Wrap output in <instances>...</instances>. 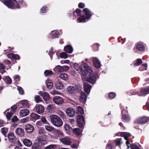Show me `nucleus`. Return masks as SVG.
I'll list each match as a JSON object with an SVG mask.
<instances>
[{
	"instance_id": "obj_58",
	"label": "nucleus",
	"mask_w": 149,
	"mask_h": 149,
	"mask_svg": "<svg viewBox=\"0 0 149 149\" xmlns=\"http://www.w3.org/2000/svg\"><path fill=\"white\" fill-rule=\"evenodd\" d=\"M53 54V49L52 47H51L50 49L48 54L49 55L50 57L52 58V55Z\"/></svg>"
},
{
	"instance_id": "obj_48",
	"label": "nucleus",
	"mask_w": 149,
	"mask_h": 149,
	"mask_svg": "<svg viewBox=\"0 0 149 149\" xmlns=\"http://www.w3.org/2000/svg\"><path fill=\"white\" fill-rule=\"evenodd\" d=\"M99 45L97 43L94 44L93 46V49L94 51H97L98 50Z\"/></svg>"
},
{
	"instance_id": "obj_2",
	"label": "nucleus",
	"mask_w": 149,
	"mask_h": 149,
	"mask_svg": "<svg viewBox=\"0 0 149 149\" xmlns=\"http://www.w3.org/2000/svg\"><path fill=\"white\" fill-rule=\"evenodd\" d=\"M83 15L79 17L77 21L79 22H85L88 21L92 15V13L90 10L85 8L83 10Z\"/></svg>"
},
{
	"instance_id": "obj_61",
	"label": "nucleus",
	"mask_w": 149,
	"mask_h": 149,
	"mask_svg": "<svg viewBox=\"0 0 149 149\" xmlns=\"http://www.w3.org/2000/svg\"><path fill=\"white\" fill-rule=\"evenodd\" d=\"M63 72L68 70L69 69V67L68 66H62Z\"/></svg>"
},
{
	"instance_id": "obj_37",
	"label": "nucleus",
	"mask_w": 149,
	"mask_h": 149,
	"mask_svg": "<svg viewBox=\"0 0 149 149\" xmlns=\"http://www.w3.org/2000/svg\"><path fill=\"white\" fill-rule=\"evenodd\" d=\"M8 130V128L7 127H3L1 129V132L2 134L5 136Z\"/></svg>"
},
{
	"instance_id": "obj_63",
	"label": "nucleus",
	"mask_w": 149,
	"mask_h": 149,
	"mask_svg": "<svg viewBox=\"0 0 149 149\" xmlns=\"http://www.w3.org/2000/svg\"><path fill=\"white\" fill-rule=\"evenodd\" d=\"M14 79L16 81H18L20 80V77L18 75H15L14 76Z\"/></svg>"
},
{
	"instance_id": "obj_8",
	"label": "nucleus",
	"mask_w": 149,
	"mask_h": 149,
	"mask_svg": "<svg viewBox=\"0 0 149 149\" xmlns=\"http://www.w3.org/2000/svg\"><path fill=\"white\" fill-rule=\"evenodd\" d=\"M148 119L147 117H143L137 119L134 123L136 124H143L147 123Z\"/></svg>"
},
{
	"instance_id": "obj_53",
	"label": "nucleus",
	"mask_w": 149,
	"mask_h": 149,
	"mask_svg": "<svg viewBox=\"0 0 149 149\" xmlns=\"http://www.w3.org/2000/svg\"><path fill=\"white\" fill-rule=\"evenodd\" d=\"M116 96V94L114 92H111L109 94V97L110 99H113Z\"/></svg>"
},
{
	"instance_id": "obj_30",
	"label": "nucleus",
	"mask_w": 149,
	"mask_h": 149,
	"mask_svg": "<svg viewBox=\"0 0 149 149\" xmlns=\"http://www.w3.org/2000/svg\"><path fill=\"white\" fill-rule=\"evenodd\" d=\"M59 77L62 79L66 81L68 79V76L67 74L61 73L59 75Z\"/></svg>"
},
{
	"instance_id": "obj_43",
	"label": "nucleus",
	"mask_w": 149,
	"mask_h": 149,
	"mask_svg": "<svg viewBox=\"0 0 149 149\" xmlns=\"http://www.w3.org/2000/svg\"><path fill=\"white\" fill-rule=\"evenodd\" d=\"M58 115L62 118H64L65 117V113L62 111L59 110L58 111Z\"/></svg>"
},
{
	"instance_id": "obj_7",
	"label": "nucleus",
	"mask_w": 149,
	"mask_h": 149,
	"mask_svg": "<svg viewBox=\"0 0 149 149\" xmlns=\"http://www.w3.org/2000/svg\"><path fill=\"white\" fill-rule=\"evenodd\" d=\"M86 77V76H84V77ZM83 80H86L88 81L90 83L93 84H94L96 81V79L95 77L92 74H90L89 75V78L86 79V77L85 78H84L82 79Z\"/></svg>"
},
{
	"instance_id": "obj_35",
	"label": "nucleus",
	"mask_w": 149,
	"mask_h": 149,
	"mask_svg": "<svg viewBox=\"0 0 149 149\" xmlns=\"http://www.w3.org/2000/svg\"><path fill=\"white\" fill-rule=\"evenodd\" d=\"M5 81L8 84H10L12 83V79L9 77L6 76L4 78Z\"/></svg>"
},
{
	"instance_id": "obj_11",
	"label": "nucleus",
	"mask_w": 149,
	"mask_h": 149,
	"mask_svg": "<svg viewBox=\"0 0 149 149\" xmlns=\"http://www.w3.org/2000/svg\"><path fill=\"white\" fill-rule=\"evenodd\" d=\"M38 94L43 97L44 100L47 101L49 100L50 97L49 94L46 92L40 91Z\"/></svg>"
},
{
	"instance_id": "obj_5",
	"label": "nucleus",
	"mask_w": 149,
	"mask_h": 149,
	"mask_svg": "<svg viewBox=\"0 0 149 149\" xmlns=\"http://www.w3.org/2000/svg\"><path fill=\"white\" fill-rule=\"evenodd\" d=\"M79 90V87L76 85L69 86L67 87V91L71 94L76 92Z\"/></svg>"
},
{
	"instance_id": "obj_12",
	"label": "nucleus",
	"mask_w": 149,
	"mask_h": 149,
	"mask_svg": "<svg viewBox=\"0 0 149 149\" xmlns=\"http://www.w3.org/2000/svg\"><path fill=\"white\" fill-rule=\"evenodd\" d=\"M121 135L122 136L124 137V139L125 140H127L126 141V145L127 147V149H129V145L130 144V143L127 140V137L129 136L130 135V134L128 132H123L121 133Z\"/></svg>"
},
{
	"instance_id": "obj_21",
	"label": "nucleus",
	"mask_w": 149,
	"mask_h": 149,
	"mask_svg": "<svg viewBox=\"0 0 149 149\" xmlns=\"http://www.w3.org/2000/svg\"><path fill=\"white\" fill-rule=\"evenodd\" d=\"M25 130L28 133H31L32 132L34 128L33 126L29 124H27L25 127Z\"/></svg>"
},
{
	"instance_id": "obj_4",
	"label": "nucleus",
	"mask_w": 149,
	"mask_h": 149,
	"mask_svg": "<svg viewBox=\"0 0 149 149\" xmlns=\"http://www.w3.org/2000/svg\"><path fill=\"white\" fill-rule=\"evenodd\" d=\"M77 124L80 128L83 127L84 125L85 121L83 116L82 115H78L77 116Z\"/></svg>"
},
{
	"instance_id": "obj_24",
	"label": "nucleus",
	"mask_w": 149,
	"mask_h": 149,
	"mask_svg": "<svg viewBox=\"0 0 149 149\" xmlns=\"http://www.w3.org/2000/svg\"><path fill=\"white\" fill-rule=\"evenodd\" d=\"M29 111L28 109H25L21 110L20 112V115L22 116H26L29 114Z\"/></svg>"
},
{
	"instance_id": "obj_40",
	"label": "nucleus",
	"mask_w": 149,
	"mask_h": 149,
	"mask_svg": "<svg viewBox=\"0 0 149 149\" xmlns=\"http://www.w3.org/2000/svg\"><path fill=\"white\" fill-rule=\"evenodd\" d=\"M41 146L37 143H35L32 147V149H40Z\"/></svg>"
},
{
	"instance_id": "obj_57",
	"label": "nucleus",
	"mask_w": 149,
	"mask_h": 149,
	"mask_svg": "<svg viewBox=\"0 0 149 149\" xmlns=\"http://www.w3.org/2000/svg\"><path fill=\"white\" fill-rule=\"evenodd\" d=\"M121 109H122L121 111V113L123 115H124V114H126L127 113V111L126 110V109L127 108V107H125V108H123V107H121Z\"/></svg>"
},
{
	"instance_id": "obj_31",
	"label": "nucleus",
	"mask_w": 149,
	"mask_h": 149,
	"mask_svg": "<svg viewBox=\"0 0 149 149\" xmlns=\"http://www.w3.org/2000/svg\"><path fill=\"white\" fill-rule=\"evenodd\" d=\"M21 101L22 103L24 108H29V104L28 103V100H24Z\"/></svg>"
},
{
	"instance_id": "obj_47",
	"label": "nucleus",
	"mask_w": 149,
	"mask_h": 149,
	"mask_svg": "<svg viewBox=\"0 0 149 149\" xmlns=\"http://www.w3.org/2000/svg\"><path fill=\"white\" fill-rule=\"evenodd\" d=\"M54 131L55 133L59 135H60L61 136H63L62 132L60 130L54 129Z\"/></svg>"
},
{
	"instance_id": "obj_22",
	"label": "nucleus",
	"mask_w": 149,
	"mask_h": 149,
	"mask_svg": "<svg viewBox=\"0 0 149 149\" xmlns=\"http://www.w3.org/2000/svg\"><path fill=\"white\" fill-rule=\"evenodd\" d=\"M63 84L61 81H56L55 84V87L57 89H62L63 88Z\"/></svg>"
},
{
	"instance_id": "obj_9",
	"label": "nucleus",
	"mask_w": 149,
	"mask_h": 149,
	"mask_svg": "<svg viewBox=\"0 0 149 149\" xmlns=\"http://www.w3.org/2000/svg\"><path fill=\"white\" fill-rule=\"evenodd\" d=\"M60 141L63 144L65 145H69L72 143L71 139L68 137H65L60 139Z\"/></svg>"
},
{
	"instance_id": "obj_64",
	"label": "nucleus",
	"mask_w": 149,
	"mask_h": 149,
	"mask_svg": "<svg viewBox=\"0 0 149 149\" xmlns=\"http://www.w3.org/2000/svg\"><path fill=\"white\" fill-rule=\"evenodd\" d=\"M113 147L111 144H109L107 146L106 148L107 149H113Z\"/></svg>"
},
{
	"instance_id": "obj_25",
	"label": "nucleus",
	"mask_w": 149,
	"mask_h": 149,
	"mask_svg": "<svg viewBox=\"0 0 149 149\" xmlns=\"http://www.w3.org/2000/svg\"><path fill=\"white\" fill-rule=\"evenodd\" d=\"M16 134L21 136H23L24 134V130L21 128H17L15 131Z\"/></svg>"
},
{
	"instance_id": "obj_54",
	"label": "nucleus",
	"mask_w": 149,
	"mask_h": 149,
	"mask_svg": "<svg viewBox=\"0 0 149 149\" xmlns=\"http://www.w3.org/2000/svg\"><path fill=\"white\" fill-rule=\"evenodd\" d=\"M18 120V119L16 116H13L11 119V121L13 123H16Z\"/></svg>"
},
{
	"instance_id": "obj_49",
	"label": "nucleus",
	"mask_w": 149,
	"mask_h": 149,
	"mask_svg": "<svg viewBox=\"0 0 149 149\" xmlns=\"http://www.w3.org/2000/svg\"><path fill=\"white\" fill-rule=\"evenodd\" d=\"M35 100L36 103H38L42 101V100L38 95H36L35 97Z\"/></svg>"
},
{
	"instance_id": "obj_42",
	"label": "nucleus",
	"mask_w": 149,
	"mask_h": 149,
	"mask_svg": "<svg viewBox=\"0 0 149 149\" xmlns=\"http://www.w3.org/2000/svg\"><path fill=\"white\" fill-rule=\"evenodd\" d=\"M44 73L45 76H47L52 74H53V72L51 70H47L45 71Z\"/></svg>"
},
{
	"instance_id": "obj_23",
	"label": "nucleus",
	"mask_w": 149,
	"mask_h": 149,
	"mask_svg": "<svg viewBox=\"0 0 149 149\" xmlns=\"http://www.w3.org/2000/svg\"><path fill=\"white\" fill-rule=\"evenodd\" d=\"M64 50L67 53H71L73 52V49L71 46L68 45L64 47Z\"/></svg>"
},
{
	"instance_id": "obj_10",
	"label": "nucleus",
	"mask_w": 149,
	"mask_h": 149,
	"mask_svg": "<svg viewBox=\"0 0 149 149\" xmlns=\"http://www.w3.org/2000/svg\"><path fill=\"white\" fill-rule=\"evenodd\" d=\"M37 140L38 141L37 143L41 146L45 145L47 143V140L41 136H39L37 137Z\"/></svg>"
},
{
	"instance_id": "obj_36",
	"label": "nucleus",
	"mask_w": 149,
	"mask_h": 149,
	"mask_svg": "<svg viewBox=\"0 0 149 149\" xmlns=\"http://www.w3.org/2000/svg\"><path fill=\"white\" fill-rule=\"evenodd\" d=\"M134 62V66H138L142 63V61L141 59L138 58L136 62Z\"/></svg>"
},
{
	"instance_id": "obj_62",
	"label": "nucleus",
	"mask_w": 149,
	"mask_h": 149,
	"mask_svg": "<svg viewBox=\"0 0 149 149\" xmlns=\"http://www.w3.org/2000/svg\"><path fill=\"white\" fill-rule=\"evenodd\" d=\"M17 105L19 108H24L22 103L21 101L19 102L17 104Z\"/></svg>"
},
{
	"instance_id": "obj_59",
	"label": "nucleus",
	"mask_w": 149,
	"mask_h": 149,
	"mask_svg": "<svg viewBox=\"0 0 149 149\" xmlns=\"http://www.w3.org/2000/svg\"><path fill=\"white\" fill-rule=\"evenodd\" d=\"M53 108V105H52L50 104L47 106V110H49V112H50V111L52 110Z\"/></svg>"
},
{
	"instance_id": "obj_17",
	"label": "nucleus",
	"mask_w": 149,
	"mask_h": 149,
	"mask_svg": "<svg viewBox=\"0 0 149 149\" xmlns=\"http://www.w3.org/2000/svg\"><path fill=\"white\" fill-rule=\"evenodd\" d=\"M91 87V86L88 83H84V91L87 94H88L90 93Z\"/></svg>"
},
{
	"instance_id": "obj_32",
	"label": "nucleus",
	"mask_w": 149,
	"mask_h": 149,
	"mask_svg": "<svg viewBox=\"0 0 149 149\" xmlns=\"http://www.w3.org/2000/svg\"><path fill=\"white\" fill-rule=\"evenodd\" d=\"M62 67L59 65H57L54 69V70L56 72H63Z\"/></svg>"
},
{
	"instance_id": "obj_18",
	"label": "nucleus",
	"mask_w": 149,
	"mask_h": 149,
	"mask_svg": "<svg viewBox=\"0 0 149 149\" xmlns=\"http://www.w3.org/2000/svg\"><path fill=\"white\" fill-rule=\"evenodd\" d=\"M8 137L9 140L13 143H15L16 140L17 141V139L13 133H10L8 134Z\"/></svg>"
},
{
	"instance_id": "obj_14",
	"label": "nucleus",
	"mask_w": 149,
	"mask_h": 149,
	"mask_svg": "<svg viewBox=\"0 0 149 149\" xmlns=\"http://www.w3.org/2000/svg\"><path fill=\"white\" fill-rule=\"evenodd\" d=\"M65 112L67 115L70 117H72L75 114L74 110L72 108H68L65 110Z\"/></svg>"
},
{
	"instance_id": "obj_13",
	"label": "nucleus",
	"mask_w": 149,
	"mask_h": 149,
	"mask_svg": "<svg viewBox=\"0 0 149 149\" xmlns=\"http://www.w3.org/2000/svg\"><path fill=\"white\" fill-rule=\"evenodd\" d=\"M35 109L36 111L39 114L41 113L44 111V107L40 104H37L35 107Z\"/></svg>"
},
{
	"instance_id": "obj_1",
	"label": "nucleus",
	"mask_w": 149,
	"mask_h": 149,
	"mask_svg": "<svg viewBox=\"0 0 149 149\" xmlns=\"http://www.w3.org/2000/svg\"><path fill=\"white\" fill-rule=\"evenodd\" d=\"M74 67L75 69L84 75L86 74L90 68V67L86 63H75L74 64Z\"/></svg>"
},
{
	"instance_id": "obj_16",
	"label": "nucleus",
	"mask_w": 149,
	"mask_h": 149,
	"mask_svg": "<svg viewBox=\"0 0 149 149\" xmlns=\"http://www.w3.org/2000/svg\"><path fill=\"white\" fill-rule=\"evenodd\" d=\"M141 94H138L139 95L145 96L149 93V86L142 89L140 91Z\"/></svg>"
},
{
	"instance_id": "obj_55",
	"label": "nucleus",
	"mask_w": 149,
	"mask_h": 149,
	"mask_svg": "<svg viewBox=\"0 0 149 149\" xmlns=\"http://www.w3.org/2000/svg\"><path fill=\"white\" fill-rule=\"evenodd\" d=\"M17 89L20 94L23 95L24 94V91L22 88L20 87H18Z\"/></svg>"
},
{
	"instance_id": "obj_41",
	"label": "nucleus",
	"mask_w": 149,
	"mask_h": 149,
	"mask_svg": "<svg viewBox=\"0 0 149 149\" xmlns=\"http://www.w3.org/2000/svg\"><path fill=\"white\" fill-rule=\"evenodd\" d=\"M56 147V146L55 144H51L47 146L45 148V149H55Z\"/></svg>"
},
{
	"instance_id": "obj_20",
	"label": "nucleus",
	"mask_w": 149,
	"mask_h": 149,
	"mask_svg": "<svg viewBox=\"0 0 149 149\" xmlns=\"http://www.w3.org/2000/svg\"><path fill=\"white\" fill-rule=\"evenodd\" d=\"M86 96L85 93L83 92H81V96L79 98L80 102L82 103H84L86 102Z\"/></svg>"
},
{
	"instance_id": "obj_34",
	"label": "nucleus",
	"mask_w": 149,
	"mask_h": 149,
	"mask_svg": "<svg viewBox=\"0 0 149 149\" xmlns=\"http://www.w3.org/2000/svg\"><path fill=\"white\" fill-rule=\"evenodd\" d=\"M115 143L116 146H120L121 144L123 143L122 138H118L115 140Z\"/></svg>"
},
{
	"instance_id": "obj_27",
	"label": "nucleus",
	"mask_w": 149,
	"mask_h": 149,
	"mask_svg": "<svg viewBox=\"0 0 149 149\" xmlns=\"http://www.w3.org/2000/svg\"><path fill=\"white\" fill-rule=\"evenodd\" d=\"M40 116L34 113H31V119L32 120H36L39 119Z\"/></svg>"
},
{
	"instance_id": "obj_15",
	"label": "nucleus",
	"mask_w": 149,
	"mask_h": 149,
	"mask_svg": "<svg viewBox=\"0 0 149 149\" xmlns=\"http://www.w3.org/2000/svg\"><path fill=\"white\" fill-rule=\"evenodd\" d=\"M92 60L94 66L97 68H100L101 64L100 61L96 57L91 58Z\"/></svg>"
},
{
	"instance_id": "obj_28",
	"label": "nucleus",
	"mask_w": 149,
	"mask_h": 149,
	"mask_svg": "<svg viewBox=\"0 0 149 149\" xmlns=\"http://www.w3.org/2000/svg\"><path fill=\"white\" fill-rule=\"evenodd\" d=\"M24 145L27 146H30L32 145V143L31 141L28 139H24L23 141Z\"/></svg>"
},
{
	"instance_id": "obj_44",
	"label": "nucleus",
	"mask_w": 149,
	"mask_h": 149,
	"mask_svg": "<svg viewBox=\"0 0 149 149\" xmlns=\"http://www.w3.org/2000/svg\"><path fill=\"white\" fill-rule=\"evenodd\" d=\"M45 127L47 130L49 132H51L54 130V128L49 125H45Z\"/></svg>"
},
{
	"instance_id": "obj_39",
	"label": "nucleus",
	"mask_w": 149,
	"mask_h": 149,
	"mask_svg": "<svg viewBox=\"0 0 149 149\" xmlns=\"http://www.w3.org/2000/svg\"><path fill=\"white\" fill-rule=\"evenodd\" d=\"M130 118L128 115L125 114L122 116V119L124 121H128L130 120Z\"/></svg>"
},
{
	"instance_id": "obj_52",
	"label": "nucleus",
	"mask_w": 149,
	"mask_h": 149,
	"mask_svg": "<svg viewBox=\"0 0 149 149\" xmlns=\"http://www.w3.org/2000/svg\"><path fill=\"white\" fill-rule=\"evenodd\" d=\"M48 10L46 6H44L41 9L40 12L42 13H46Z\"/></svg>"
},
{
	"instance_id": "obj_33",
	"label": "nucleus",
	"mask_w": 149,
	"mask_h": 149,
	"mask_svg": "<svg viewBox=\"0 0 149 149\" xmlns=\"http://www.w3.org/2000/svg\"><path fill=\"white\" fill-rule=\"evenodd\" d=\"M76 112L78 114H82L84 113V111L81 107L78 106L77 108Z\"/></svg>"
},
{
	"instance_id": "obj_29",
	"label": "nucleus",
	"mask_w": 149,
	"mask_h": 149,
	"mask_svg": "<svg viewBox=\"0 0 149 149\" xmlns=\"http://www.w3.org/2000/svg\"><path fill=\"white\" fill-rule=\"evenodd\" d=\"M48 88L51 89L53 86L51 80H47L45 82Z\"/></svg>"
},
{
	"instance_id": "obj_56",
	"label": "nucleus",
	"mask_w": 149,
	"mask_h": 149,
	"mask_svg": "<svg viewBox=\"0 0 149 149\" xmlns=\"http://www.w3.org/2000/svg\"><path fill=\"white\" fill-rule=\"evenodd\" d=\"M12 115L13 113L11 112H8L7 113L6 116L7 119L8 120H10Z\"/></svg>"
},
{
	"instance_id": "obj_3",
	"label": "nucleus",
	"mask_w": 149,
	"mask_h": 149,
	"mask_svg": "<svg viewBox=\"0 0 149 149\" xmlns=\"http://www.w3.org/2000/svg\"><path fill=\"white\" fill-rule=\"evenodd\" d=\"M51 122L54 126L61 127L63 125V122L59 116L55 115H52L50 116Z\"/></svg>"
},
{
	"instance_id": "obj_50",
	"label": "nucleus",
	"mask_w": 149,
	"mask_h": 149,
	"mask_svg": "<svg viewBox=\"0 0 149 149\" xmlns=\"http://www.w3.org/2000/svg\"><path fill=\"white\" fill-rule=\"evenodd\" d=\"M73 131L77 135H80L81 132V130L78 128L74 129Z\"/></svg>"
},
{
	"instance_id": "obj_38",
	"label": "nucleus",
	"mask_w": 149,
	"mask_h": 149,
	"mask_svg": "<svg viewBox=\"0 0 149 149\" xmlns=\"http://www.w3.org/2000/svg\"><path fill=\"white\" fill-rule=\"evenodd\" d=\"M59 56L61 58L66 59L68 57L67 54L65 52H62L60 54Z\"/></svg>"
},
{
	"instance_id": "obj_60",
	"label": "nucleus",
	"mask_w": 149,
	"mask_h": 149,
	"mask_svg": "<svg viewBox=\"0 0 149 149\" xmlns=\"http://www.w3.org/2000/svg\"><path fill=\"white\" fill-rule=\"evenodd\" d=\"M131 149H140L139 147L134 144H132L131 146Z\"/></svg>"
},
{
	"instance_id": "obj_26",
	"label": "nucleus",
	"mask_w": 149,
	"mask_h": 149,
	"mask_svg": "<svg viewBox=\"0 0 149 149\" xmlns=\"http://www.w3.org/2000/svg\"><path fill=\"white\" fill-rule=\"evenodd\" d=\"M136 48L140 51H143L145 50V47L143 44L141 43L137 44L136 47Z\"/></svg>"
},
{
	"instance_id": "obj_46",
	"label": "nucleus",
	"mask_w": 149,
	"mask_h": 149,
	"mask_svg": "<svg viewBox=\"0 0 149 149\" xmlns=\"http://www.w3.org/2000/svg\"><path fill=\"white\" fill-rule=\"evenodd\" d=\"M15 0L17 2V4H15V1H13V0H12V1L13 2V4L15 5V6H16V7H17V6H19V8H15L14 9L20 8V6L18 3V2H19V3H23V0H18V1H17L16 0Z\"/></svg>"
},
{
	"instance_id": "obj_51",
	"label": "nucleus",
	"mask_w": 149,
	"mask_h": 149,
	"mask_svg": "<svg viewBox=\"0 0 149 149\" xmlns=\"http://www.w3.org/2000/svg\"><path fill=\"white\" fill-rule=\"evenodd\" d=\"M7 57L12 60H14V58L15 57V54L13 53H9L7 54Z\"/></svg>"
},
{
	"instance_id": "obj_6",
	"label": "nucleus",
	"mask_w": 149,
	"mask_h": 149,
	"mask_svg": "<svg viewBox=\"0 0 149 149\" xmlns=\"http://www.w3.org/2000/svg\"><path fill=\"white\" fill-rule=\"evenodd\" d=\"M52 100L55 103L58 105L61 104L64 102L63 99L61 97L58 96L54 97Z\"/></svg>"
},
{
	"instance_id": "obj_19",
	"label": "nucleus",
	"mask_w": 149,
	"mask_h": 149,
	"mask_svg": "<svg viewBox=\"0 0 149 149\" xmlns=\"http://www.w3.org/2000/svg\"><path fill=\"white\" fill-rule=\"evenodd\" d=\"M60 34L59 32L55 30L52 31L50 33L51 37L52 38H58Z\"/></svg>"
},
{
	"instance_id": "obj_45",
	"label": "nucleus",
	"mask_w": 149,
	"mask_h": 149,
	"mask_svg": "<svg viewBox=\"0 0 149 149\" xmlns=\"http://www.w3.org/2000/svg\"><path fill=\"white\" fill-rule=\"evenodd\" d=\"M81 10L80 9H77L76 10L75 12L74 11L73 12V14L74 15H75L76 16V15L75 14L76 13L78 16H79L81 15Z\"/></svg>"
}]
</instances>
